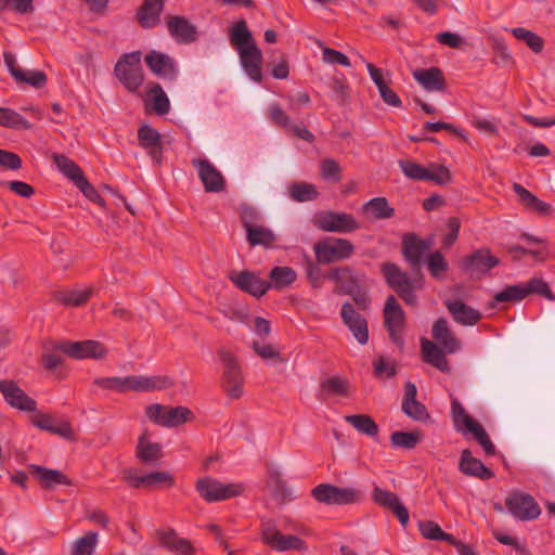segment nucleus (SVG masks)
I'll return each instance as SVG.
<instances>
[{
    "instance_id": "obj_1",
    "label": "nucleus",
    "mask_w": 555,
    "mask_h": 555,
    "mask_svg": "<svg viewBox=\"0 0 555 555\" xmlns=\"http://www.w3.org/2000/svg\"><path fill=\"white\" fill-rule=\"evenodd\" d=\"M94 385L117 392L137 391L149 392L155 390L168 389L175 385V380L167 375H129L125 377H99L94 379Z\"/></svg>"
},
{
    "instance_id": "obj_2",
    "label": "nucleus",
    "mask_w": 555,
    "mask_h": 555,
    "mask_svg": "<svg viewBox=\"0 0 555 555\" xmlns=\"http://www.w3.org/2000/svg\"><path fill=\"white\" fill-rule=\"evenodd\" d=\"M141 56V51L125 53L118 59L114 68L116 78L131 93H135L144 81Z\"/></svg>"
},
{
    "instance_id": "obj_3",
    "label": "nucleus",
    "mask_w": 555,
    "mask_h": 555,
    "mask_svg": "<svg viewBox=\"0 0 555 555\" xmlns=\"http://www.w3.org/2000/svg\"><path fill=\"white\" fill-rule=\"evenodd\" d=\"M312 498L326 505H351L360 503L363 492L356 487H338L332 483H320L311 490Z\"/></svg>"
},
{
    "instance_id": "obj_4",
    "label": "nucleus",
    "mask_w": 555,
    "mask_h": 555,
    "mask_svg": "<svg viewBox=\"0 0 555 555\" xmlns=\"http://www.w3.org/2000/svg\"><path fill=\"white\" fill-rule=\"evenodd\" d=\"M261 541L276 552L299 551L306 552V542L293 534H283L272 519L262 520L260 530Z\"/></svg>"
},
{
    "instance_id": "obj_5",
    "label": "nucleus",
    "mask_w": 555,
    "mask_h": 555,
    "mask_svg": "<svg viewBox=\"0 0 555 555\" xmlns=\"http://www.w3.org/2000/svg\"><path fill=\"white\" fill-rule=\"evenodd\" d=\"M218 356L224 366L221 386L228 397L238 399L243 396L244 377L236 357L228 349L220 348Z\"/></svg>"
},
{
    "instance_id": "obj_6",
    "label": "nucleus",
    "mask_w": 555,
    "mask_h": 555,
    "mask_svg": "<svg viewBox=\"0 0 555 555\" xmlns=\"http://www.w3.org/2000/svg\"><path fill=\"white\" fill-rule=\"evenodd\" d=\"M318 263H334L349 259L354 254V245L343 237H327L319 241L313 246Z\"/></svg>"
},
{
    "instance_id": "obj_7",
    "label": "nucleus",
    "mask_w": 555,
    "mask_h": 555,
    "mask_svg": "<svg viewBox=\"0 0 555 555\" xmlns=\"http://www.w3.org/2000/svg\"><path fill=\"white\" fill-rule=\"evenodd\" d=\"M313 224L321 231L351 233L361 228L353 215L334 210H323L314 216Z\"/></svg>"
},
{
    "instance_id": "obj_8",
    "label": "nucleus",
    "mask_w": 555,
    "mask_h": 555,
    "mask_svg": "<svg viewBox=\"0 0 555 555\" xmlns=\"http://www.w3.org/2000/svg\"><path fill=\"white\" fill-rule=\"evenodd\" d=\"M431 240L421 238L413 232L404 233L402 236L401 253L404 260L410 264L415 278L422 280V267L424 263V255L429 250Z\"/></svg>"
},
{
    "instance_id": "obj_9",
    "label": "nucleus",
    "mask_w": 555,
    "mask_h": 555,
    "mask_svg": "<svg viewBox=\"0 0 555 555\" xmlns=\"http://www.w3.org/2000/svg\"><path fill=\"white\" fill-rule=\"evenodd\" d=\"M384 326L389 334L390 340L400 349L404 347L402 332L405 326V312L393 295L386 299L384 310Z\"/></svg>"
},
{
    "instance_id": "obj_10",
    "label": "nucleus",
    "mask_w": 555,
    "mask_h": 555,
    "mask_svg": "<svg viewBox=\"0 0 555 555\" xmlns=\"http://www.w3.org/2000/svg\"><path fill=\"white\" fill-rule=\"evenodd\" d=\"M195 488L199 495L207 502L235 498L244 491V487L240 483H222L210 477L198 479Z\"/></svg>"
},
{
    "instance_id": "obj_11",
    "label": "nucleus",
    "mask_w": 555,
    "mask_h": 555,
    "mask_svg": "<svg viewBox=\"0 0 555 555\" xmlns=\"http://www.w3.org/2000/svg\"><path fill=\"white\" fill-rule=\"evenodd\" d=\"M505 505L515 518L522 521L533 520L541 514V508L534 498L521 491H513L505 499Z\"/></svg>"
},
{
    "instance_id": "obj_12",
    "label": "nucleus",
    "mask_w": 555,
    "mask_h": 555,
    "mask_svg": "<svg viewBox=\"0 0 555 555\" xmlns=\"http://www.w3.org/2000/svg\"><path fill=\"white\" fill-rule=\"evenodd\" d=\"M326 279L338 283L337 292L344 295L353 294L365 285V274L357 273L351 267L345 266L332 268L326 273Z\"/></svg>"
},
{
    "instance_id": "obj_13",
    "label": "nucleus",
    "mask_w": 555,
    "mask_h": 555,
    "mask_svg": "<svg viewBox=\"0 0 555 555\" xmlns=\"http://www.w3.org/2000/svg\"><path fill=\"white\" fill-rule=\"evenodd\" d=\"M144 62L149 69L162 79L175 81L179 76L177 61L166 53L152 50L145 55Z\"/></svg>"
},
{
    "instance_id": "obj_14",
    "label": "nucleus",
    "mask_w": 555,
    "mask_h": 555,
    "mask_svg": "<svg viewBox=\"0 0 555 555\" xmlns=\"http://www.w3.org/2000/svg\"><path fill=\"white\" fill-rule=\"evenodd\" d=\"M0 392L12 408L24 412H36L37 402L13 379H0Z\"/></svg>"
},
{
    "instance_id": "obj_15",
    "label": "nucleus",
    "mask_w": 555,
    "mask_h": 555,
    "mask_svg": "<svg viewBox=\"0 0 555 555\" xmlns=\"http://www.w3.org/2000/svg\"><path fill=\"white\" fill-rule=\"evenodd\" d=\"M56 348L73 359H102L107 353L104 345L96 340L63 341Z\"/></svg>"
},
{
    "instance_id": "obj_16",
    "label": "nucleus",
    "mask_w": 555,
    "mask_h": 555,
    "mask_svg": "<svg viewBox=\"0 0 555 555\" xmlns=\"http://www.w3.org/2000/svg\"><path fill=\"white\" fill-rule=\"evenodd\" d=\"M372 500L380 507L391 511L402 527L405 528L408 526L410 520L409 511L395 492L375 486L372 491Z\"/></svg>"
},
{
    "instance_id": "obj_17",
    "label": "nucleus",
    "mask_w": 555,
    "mask_h": 555,
    "mask_svg": "<svg viewBox=\"0 0 555 555\" xmlns=\"http://www.w3.org/2000/svg\"><path fill=\"white\" fill-rule=\"evenodd\" d=\"M192 164L197 169L206 192L220 193L225 189L224 177L209 160L196 158L192 160Z\"/></svg>"
},
{
    "instance_id": "obj_18",
    "label": "nucleus",
    "mask_w": 555,
    "mask_h": 555,
    "mask_svg": "<svg viewBox=\"0 0 555 555\" xmlns=\"http://www.w3.org/2000/svg\"><path fill=\"white\" fill-rule=\"evenodd\" d=\"M229 279L238 289L256 298L262 297L268 292L267 281L253 271L232 272Z\"/></svg>"
},
{
    "instance_id": "obj_19",
    "label": "nucleus",
    "mask_w": 555,
    "mask_h": 555,
    "mask_svg": "<svg viewBox=\"0 0 555 555\" xmlns=\"http://www.w3.org/2000/svg\"><path fill=\"white\" fill-rule=\"evenodd\" d=\"M4 63L13 76L20 83H27L36 89H41L47 83V75L42 70H24L16 64L15 55L10 52L3 54Z\"/></svg>"
},
{
    "instance_id": "obj_20",
    "label": "nucleus",
    "mask_w": 555,
    "mask_h": 555,
    "mask_svg": "<svg viewBox=\"0 0 555 555\" xmlns=\"http://www.w3.org/2000/svg\"><path fill=\"white\" fill-rule=\"evenodd\" d=\"M340 317L345 325L351 331L354 338L361 344L365 345L369 341L367 322L364 317L358 313L350 302H345L341 306Z\"/></svg>"
},
{
    "instance_id": "obj_21",
    "label": "nucleus",
    "mask_w": 555,
    "mask_h": 555,
    "mask_svg": "<svg viewBox=\"0 0 555 555\" xmlns=\"http://www.w3.org/2000/svg\"><path fill=\"white\" fill-rule=\"evenodd\" d=\"M170 36L179 43L188 44L197 40V27L186 17L169 15L166 20Z\"/></svg>"
},
{
    "instance_id": "obj_22",
    "label": "nucleus",
    "mask_w": 555,
    "mask_h": 555,
    "mask_svg": "<svg viewBox=\"0 0 555 555\" xmlns=\"http://www.w3.org/2000/svg\"><path fill=\"white\" fill-rule=\"evenodd\" d=\"M30 422L41 430L57 435L66 440H74L75 435L72 425L67 421L55 422L51 414L35 412Z\"/></svg>"
},
{
    "instance_id": "obj_23",
    "label": "nucleus",
    "mask_w": 555,
    "mask_h": 555,
    "mask_svg": "<svg viewBox=\"0 0 555 555\" xmlns=\"http://www.w3.org/2000/svg\"><path fill=\"white\" fill-rule=\"evenodd\" d=\"M500 263L499 258L491 255L488 248H480L473 254L464 257L460 261V267L464 271L486 273Z\"/></svg>"
},
{
    "instance_id": "obj_24",
    "label": "nucleus",
    "mask_w": 555,
    "mask_h": 555,
    "mask_svg": "<svg viewBox=\"0 0 555 555\" xmlns=\"http://www.w3.org/2000/svg\"><path fill=\"white\" fill-rule=\"evenodd\" d=\"M27 468L39 480L42 489L51 490L59 485L73 486V481L59 469L47 468L36 464H30Z\"/></svg>"
},
{
    "instance_id": "obj_25",
    "label": "nucleus",
    "mask_w": 555,
    "mask_h": 555,
    "mask_svg": "<svg viewBox=\"0 0 555 555\" xmlns=\"http://www.w3.org/2000/svg\"><path fill=\"white\" fill-rule=\"evenodd\" d=\"M138 141L142 149L157 163H160L163 145L160 133L150 125H143L138 130Z\"/></svg>"
},
{
    "instance_id": "obj_26",
    "label": "nucleus",
    "mask_w": 555,
    "mask_h": 555,
    "mask_svg": "<svg viewBox=\"0 0 555 555\" xmlns=\"http://www.w3.org/2000/svg\"><path fill=\"white\" fill-rule=\"evenodd\" d=\"M238 52L241 64L246 72L247 76L256 81L260 82L262 79L261 64H262V52L256 46L242 49Z\"/></svg>"
},
{
    "instance_id": "obj_27",
    "label": "nucleus",
    "mask_w": 555,
    "mask_h": 555,
    "mask_svg": "<svg viewBox=\"0 0 555 555\" xmlns=\"http://www.w3.org/2000/svg\"><path fill=\"white\" fill-rule=\"evenodd\" d=\"M243 228L247 234V241L250 246H262L263 248L274 247L276 235L269 228L254 225L245 216L242 220Z\"/></svg>"
},
{
    "instance_id": "obj_28",
    "label": "nucleus",
    "mask_w": 555,
    "mask_h": 555,
    "mask_svg": "<svg viewBox=\"0 0 555 555\" xmlns=\"http://www.w3.org/2000/svg\"><path fill=\"white\" fill-rule=\"evenodd\" d=\"M413 77L426 91H446V79L441 69L438 67L415 69Z\"/></svg>"
},
{
    "instance_id": "obj_29",
    "label": "nucleus",
    "mask_w": 555,
    "mask_h": 555,
    "mask_svg": "<svg viewBox=\"0 0 555 555\" xmlns=\"http://www.w3.org/2000/svg\"><path fill=\"white\" fill-rule=\"evenodd\" d=\"M444 305L459 324L470 326L477 324L481 319V313L478 310L464 304L462 300H447Z\"/></svg>"
},
{
    "instance_id": "obj_30",
    "label": "nucleus",
    "mask_w": 555,
    "mask_h": 555,
    "mask_svg": "<svg viewBox=\"0 0 555 555\" xmlns=\"http://www.w3.org/2000/svg\"><path fill=\"white\" fill-rule=\"evenodd\" d=\"M431 334L447 353H454L461 348V341L452 334L444 318L434 323Z\"/></svg>"
},
{
    "instance_id": "obj_31",
    "label": "nucleus",
    "mask_w": 555,
    "mask_h": 555,
    "mask_svg": "<svg viewBox=\"0 0 555 555\" xmlns=\"http://www.w3.org/2000/svg\"><path fill=\"white\" fill-rule=\"evenodd\" d=\"M157 539L162 546L171 552L180 553L181 555H193L194 547L188 539L178 537L176 530H158L156 532Z\"/></svg>"
},
{
    "instance_id": "obj_32",
    "label": "nucleus",
    "mask_w": 555,
    "mask_h": 555,
    "mask_svg": "<svg viewBox=\"0 0 555 555\" xmlns=\"http://www.w3.org/2000/svg\"><path fill=\"white\" fill-rule=\"evenodd\" d=\"M459 467L463 474L477 477L481 480H488L494 475L480 460L474 457L468 449L462 451Z\"/></svg>"
},
{
    "instance_id": "obj_33",
    "label": "nucleus",
    "mask_w": 555,
    "mask_h": 555,
    "mask_svg": "<svg viewBox=\"0 0 555 555\" xmlns=\"http://www.w3.org/2000/svg\"><path fill=\"white\" fill-rule=\"evenodd\" d=\"M164 0H144L138 9L137 18L143 28H153L159 23Z\"/></svg>"
},
{
    "instance_id": "obj_34",
    "label": "nucleus",
    "mask_w": 555,
    "mask_h": 555,
    "mask_svg": "<svg viewBox=\"0 0 555 555\" xmlns=\"http://www.w3.org/2000/svg\"><path fill=\"white\" fill-rule=\"evenodd\" d=\"M146 108L158 116L166 115L170 109V102L163 87L158 82H150L147 86Z\"/></svg>"
},
{
    "instance_id": "obj_35",
    "label": "nucleus",
    "mask_w": 555,
    "mask_h": 555,
    "mask_svg": "<svg viewBox=\"0 0 555 555\" xmlns=\"http://www.w3.org/2000/svg\"><path fill=\"white\" fill-rule=\"evenodd\" d=\"M380 270L386 283L396 293H399L411 283H415L417 281L416 279H410L408 273L402 271L399 266L393 262L383 263Z\"/></svg>"
},
{
    "instance_id": "obj_36",
    "label": "nucleus",
    "mask_w": 555,
    "mask_h": 555,
    "mask_svg": "<svg viewBox=\"0 0 555 555\" xmlns=\"http://www.w3.org/2000/svg\"><path fill=\"white\" fill-rule=\"evenodd\" d=\"M421 344L424 362L433 365L441 372L447 373L450 371V365L444 356L446 351L443 348H439L435 343L426 338H422Z\"/></svg>"
},
{
    "instance_id": "obj_37",
    "label": "nucleus",
    "mask_w": 555,
    "mask_h": 555,
    "mask_svg": "<svg viewBox=\"0 0 555 555\" xmlns=\"http://www.w3.org/2000/svg\"><path fill=\"white\" fill-rule=\"evenodd\" d=\"M513 190L519 197L520 204L528 210L541 216H548L552 212V206L539 199L533 193L525 189L519 183L513 184Z\"/></svg>"
},
{
    "instance_id": "obj_38",
    "label": "nucleus",
    "mask_w": 555,
    "mask_h": 555,
    "mask_svg": "<svg viewBox=\"0 0 555 555\" xmlns=\"http://www.w3.org/2000/svg\"><path fill=\"white\" fill-rule=\"evenodd\" d=\"M267 288L282 291L289 287L297 279L296 271L287 266H276L268 274Z\"/></svg>"
},
{
    "instance_id": "obj_39",
    "label": "nucleus",
    "mask_w": 555,
    "mask_h": 555,
    "mask_svg": "<svg viewBox=\"0 0 555 555\" xmlns=\"http://www.w3.org/2000/svg\"><path fill=\"white\" fill-rule=\"evenodd\" d=\"M135 456L143 464H155L163 456L162 446L157 442L150 441L147 434L144 433L138 439Z\"/></svg>"
},
{
    "instance_id": "obj_40",
    "label": "nucleus",
    "mask_w": 555,
    "mask_h": 555,
    "mask_svg": "<svg viewBox=\"0 0 555 555\" xmlns=\"http://www.w3.org/2000/svg\"><path fill=\"white\" fill-rule=\"evenodd\" d=\"M361 211L374 219H389L395 216V208L391 207L386 197H373L361 206Z\"/></svg>"
},
{
    "instance_id": "obj_41",
    "label": "nucleus",
    "mask_w": 555,
    "mask_h": 555,
    "mask_svg": "<svg viewBox=\"0 0 555 555\" xmlns=\"http://www.w3.org/2000/svg\"><path fill=\"white\" fill-rule=\"evenodd\" d=\"M229 35L230 42L236 49V51L256 46V41L251 35V31L248 29L247 22L245 20L237 21L230 28Z\"/></svg>"
},
{
    "instance_id": "obj_42",
    "label": "nucleus",
    "mask_w": 555,
    "mask_h": 555,
    "mask_svg": "<svg viewBox=\"0 0 555 555\" xmlns=\"http://www.w3.org/2000/svg\"><path fill=\"white\" fill-rule=\"evenodd\" d=\"M93 293L92 287L85 289H73V291H59L53 294V298L56 302L64 306L79 307L85 305Z\"/></svg>"
},
{
    "instance_id": "obj_43",
    "label": "nucleus",
    "mask_w": 555,
    "mask_h": 555,
    "mask_svg": "<svg viewBox=\"0 0 555 555\" xmlns=\"http://www.w3.org/2000/svg\"><path fill=\"white\" fill-rule=\"evenodd\" d=\"M52 159L59 170L66 176L69 180L77 184L80 178L86 177L81 168L70 158L63 154L54 153Z\"/></svg>"
},
{
    "instance_id": "obj_44",
    "label": "nucleus",
    "mask_w": 555,
    "mask_h": 555,
    "mask_svg": "<svg viewBox=\"0 0 555 555\" xmlns=\"http://www.w3.org/2000/svg\"><path fill=\"white\" fill-rule=\"evenodd\" d=\"M267 486L279 504H283L288 500L291 495L289 490L286 482L283 480L281 473L276 469H269Z\"/></svg>"
},
{
    "instance_id": "obj_45",
    "label": "nucleus",
    "mask_w": 555,
    "mask_h": 555,
    "mask_svg": "<svg viewBox=\"0 0 555 555\" xmlns=\"http://www.w3.org/2000/svg\"><path fill=\"white\" fill-rule=\"evenodd\" d=\"M320 390L322 396H349V383L346 378L338 375L331 376L321 380Z\"/></svg>"
},
{
    "instance_id": "obj_46",
    "label": "nucleus",
    "mask_w": 555,
    "mask_h": 555,
    "mask_svg": "<svg viewBox=\"0 0 555 555\" xmlns=\"http://www.w3.org/2000/svg\"><path fill=\"white\" fill-rule=\"evenodd\" d=\"M345 421L352 425L359 433L375 437L378 434V426L367 414L346 415Z\"/></svg>"
},
{
    "instance_id": "obj_47",
    "label": "nucleus",
    "mask_w": 555,
    "mask_h": 555,
    "mask_svg": "<svg viewBox=\"0 0 555 555\" xmlns=\"http://www.w3.org/2000/svg\"><path fill=\"white\" fill-rule=\"evenodd\" d=\"M423 438L421 430H412V431H393L390 436V441L392 447L401 448L405 450H411L416 447L417 443L421 442Z\"/></svg>"
},
{
    "instance_id": "obj_48",
    "label": "nucleus",
    "mask_w": 555,
    "mask_h": 555,
    "mask_svg": "<svg viewBox=\"0 0 555 555\" xmlns=\"http://www.w3.org/2000/svg\"><path fill=\"white\" fill-rule=\"evenodd\" d=\"M418 529L422 535L427 540L453 542V535L444 532L441 527L433 520H423L418 522Z\"/></svg>"
},
{
    "instance_id": "obj_49",
    "label": "nucleus",
    "mask_w": 555,
    "mask_h": 555,
    "mask_svg": "<svg viewBox=\"0 0 555 555\" xmlns=\"http://www.w3.org/2000/svg\"><path fill=\"white\" fill-rule=\"evenodd\" d=\"M512 35L519 41H524L534 53H541L544 48V39L535 33L524 27L511 29Z\"/></svg>"
},
{
    "instance_id": "obj_50",
    "label": "nucleus",
    "mask_w": 555,
    "mask_h": 555,
    "mask_svg": "<svg viewBox=\"0 0 555 555\" xmlns=\"http://www.w3.org/2000/svg\"><path fill=\"white\" fill-rule=\"evenodd\" d=\"M289 196L299 203L314 201L319 196V192L314 184L297 182L288 188Z\"/></svg>"
},
{
    "instance_id": "obj_51",
    "label": "nucleus",
    "mask_w": 555,
    "mask_h": 555,
    "mask_svg": "<svg viewBox=\"0 0 555 555\" xmlns=\"http://www.w3.org/2000/svg\"><path fill=\"white\" fill-rule=\"evenodd\" d=\"M98 545V533L93 531L87 532L73 542L70 555H92Z\"/></svg>"
},
{
    "instance_id": "obj_52",
    "label": "nucleus",
    "mask_w": 555,
    "mask_h": 555,
    "mask_svg": "<svg viewBox=\"0 0 555 555\" xmlns=\"http://www.w3.org/2000/svg\"><path fill=\"white\" fill-rule=\"evenodd\" d=\"M451 413L456 430H462L463 427L469 431L478 422H476L464 409V406L456 399L452 400Z\"/></svg>"
},
{
    "instance_id": "obj_53",
    "label": "nucleus",
    "mask_w": 555,
    "mask_h": 555,
    "mask_svg": "<svg viewBox=\"0 0 555 555\" xmlns=\"http://www.w3.org/2000/svg\"><path fill=\"white\" fill-rule=\"evenodd\" d=\"M194 418L193 412L186 406H167L164 427H177Z\"/></svg>"
},
{
    "instance_id": "obj_54",
    "label": "nucleus",
    "mask_w": 555,
    "mask_h": 555,
    "mask_svg": "<svg viewBox=\"0 0 555 555\" xmlns=\"http://www.w3.org/2000/svg\"><path fill=\"white\" fill-rule=\"evenodd\" d=\"M0 126L15 129H30L31 125L17 112L0 107Z\"/></svg>"
},
{
    "instance_id": "obj_55",
    "label": "nucleus",
    "mask_w": 555,
    "mask_h": 555,
    "mask_svg": "<svg viewBox=\"0 0 555 555\" xmlns=\"http://www.w3.org/2000/svg\"><path fill=\"white\" fill-rule=\"evenodd\" d=\"M343 169L339 163L333 158H325L320 163V176L331 183L340 182Z\"/></svg>"
},
{
    "instance_id": "obj_56",
    "label": "nucleus",
    "mask_w": 555,
    "mask_h": 555,
    "mask_svg": "<svg viewBox=\"0 0 555 555\" xmlns=\"http://www.w3.org/2000/svg\"><path fill=\"white\" fill-rule=\"evenodd\" d=\"M426 263L430 275L438 280L442 279L449 269V264L440 251L429 254Z\"/></svg>"
},
{
    "instance_id": "obj_57",
    "label": "nucleus",
    "mask_w": 555,
    "mask_h": 555,
    "mask_svg": "<svg viewBox=\"0 0 555 555\" xmlns=\"http://www.w3.org/2000/svg\"><path fill=\"white\" fill-rule=\"evenodd\" d=\"M398 165L402 172L411 180L426 181V178L428 177V168L423 167L417 163L401 159L398 162Z\"/></svg>"
},
{
    "instance_id": "obj_58",
    "label": "nucleus",
    "mask_w": 555,
    "mask_h": 555,
    "mask_svg": "<svg viewBox=\"0 0 555 555\" xmlns=\"http://www.w3.org/2000/svg\"><path fill=\"white\" fill-rule=\"evenodd\" d=\"M330 88L335 101L339 104H346L348 102L350 87L344 76H334L330 82Z\"/></svg>"
},
{
    "instance_id": "obj_59",
    "label": "nucleus",
    "mask_w": 555,
    "mask_h": 555,
    "mask_svg": "<svg viewBox=\"0 0 555 555\" xmlns=\"http://www.w3.org/2000/svg\"><path fill=\"white\" fill-rule=\"evenodd\" d=\"M491 50L493 53V63L496 65H506L511 60L508 48L502 38H491Z\"/></svg>"
},
{
    "instance_id": "obj_60",
    "label": "nucleus",
    "mask_w": 555,
    "mask_h": 555,
    "mask_svg": "<svg viewBox=\"0 0 555 555\" xmlns=\"http://www.w3.org/2000/svg\"><path fill=\"white\" fill-rule=\"evenodd\" d=\"M527 297L524 284L509 285L494 296L496 302L518 301Z\"/></svg>"
},
{
    "instance_id": "obj_61",
    "label": "nucleus",
    "mask_w": 555,
    "mask_h": 555,
    "mask_svg": "<svg viewBox=\"0 0 555 555\" xmlns=\"http://www.w3.org/2000/svg\"><path fill=\"white\" fill-rule=\"evenodd\" d=\"M373 372L378 379L391 378L397 374L395 363L388 361L384 356H379L373 361Z\"/></svg>"
},
{
    "instance_id": "obj_62",
    "label": "nucleus",
    "mask_w": 555,
    "mask_h": 555,
    "mask_svg": "<svg viewBox=\"0 0 555 555\" xmlns=\"http://www.w3.org/2000/svg\"><path fill=\"white\" fill-rule=\"evenodd\" d=\"M401 409L406 416L417 422H425L430 417L426 406L417 400L402 402Z\"/></svg>"
},
{
    "instance_id": "obj_63",
    "label": "nucleus",
    "mask_w": 555,
    "mask_h": 555,
    "mask_svg": "<svg viewBox=\"0 0 555 555\" xmlns=\"http://www.w3.org/2000/svg\"><path fill=\"white\" fill-rule=\"evenodd\" d=\"M451 180V172L446 166L431 164L428 168V177L426 178V181H433L438 185H446L450 183Z\"/></svg>"
},
{
    "instance_id": "obj_64",
    "label": "nucleus",
    "mask_w": 555,
    "mask_h": 555,
    "mask_svg": "<svg viewBox=\"0 0 555 555\" xmlns=\"http://www.w3.org/2000/svg\"><path fill=\"white\" fill-rule=\"evenodd\" d=\"M162 483L172 487L175 483L172 475L165 470L144 475V488H153Z\"/></svg>"
}]
</instances>
